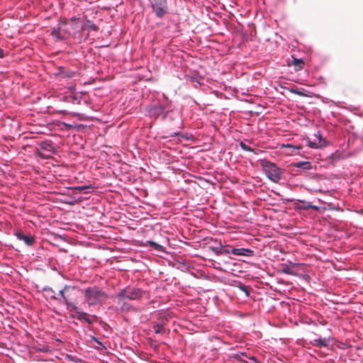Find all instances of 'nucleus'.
Instances as JSON below:
<instances>
[{"instance_id": "1", "label": "nucleus", "mask_w": 363, "mask_h": 363, "mask_svg": "<svg viewBox=\"0 0 363 363\" xmlns=\"http://www.w3.org/2000/svg\"><path fill=\"white\" fill-rule=\"evenodd\" d=\"M80 291L78 288L71 286H65L60 291L59 294L63 299V303L67 305V309L74 311L77 313L75 316L79 320H84L88 324L91 325L96 320L97 317L93 315L91 318L85 312L78 311L77 303L79 296Z\"/></svg>"}, {"instance_id": "2", "label": "nucleus", "mask_w": 363, "mask_h": 363, "mask_svg": "<svg viewBox=\"0 0 363 363\" xmlns=\"http://www.w3.org/2000/svg\"><path fill=\"white\" fill-rule=\"evenodd\" d=\"M85 301L89 306L101 303L107 298L106 294L97 286L89 287L84 291Z\"/></svg>"}, {"instance_id": "3", "label": "nucleus", "mask_w": 363, "mask_h": 363, "mask_svg": "<svg viewBox=\"0 0 363 363\" xmlns=\"http://www.w3.org/2000/svg\"><path fill=\"white\" fill-rule=\"evenodd\" d=\"M261 165L265 174L272 182L277 183L281 179L283 170L276 164L264 160L261 161Z\"/></svg>"}, {"instance_id": "4", "label": "nucleus", "mask_w": 363, "mask_h": 363, "mask_svg": "<svg viewBox=\"0 0 363 363\" xmlns=\"http://www.w3.org/2000/svg\"><path fill=\"white\" fill-rule=\"evenodd\" d=\"M51 35L57 40H65L71 35L68 21L60 22L56 27L52 30Z\"/></svg>"}, {"instance_id": "5", "label": "nucleus", "mask_w": 363, "mask_h": 363, "mask_svg": "<svg viewBox=\"0 0 363 363\" xmlns=\"http://www.w3.org/2000/svg\"><path fill=\"white\" fill-rule=\"evenodd\" d=\"M145 292L138 288H126L117 294L116 298L119 301H123L125 299L138 300Z\"/></svg>"}, {"instance_id": "6", "label": "nucleus", "mask_w": 363, "mask_h": 363, "mask_svg": "<svg viewBox=\"0 0 363 363\" xmlns=\"http://www.w3.org/2000/svg\"><path fill=\"white\" fill-rule=\"evenodd\" d=\"M151 7L156 16L162 18L168 13V6L167 0H152Z\"/></svg>"}, {"instance_id": "7", "label": "nucleus", "mask_w": 363, "mask_h": 363, "mask_svg": "<svg viewBox=\"0 0 363 363\" xmlns=\"http://www.w3.org/2000/svg\"><path fill=\"white\" fill-rule=\"evenodd\" d=\"M56 74L60 76L62 78L69 79L74 77L76 74V72L63 67H60L57 68V72Z\"/></svg>"}, {"instance_id": "8", "label": "nucleus", "mask_w": 363, "mask_h": 363, "mask_svg": "<svg viewBox=\"0 0 363 363\" xmlns=\"http://www.w3.org/2000/svg\"><path fill=\"white\" fill-rule=\"evenodd\" d=\"M231 252L238 256H252L253 255V251L250 249L246 248H233L231 249Z\"/></svg>"}, {"instance_id": "9", "label": "nucleus", "mask_w": 363, "mask_h": 363, "mask_svg": "<svg viewBox=\"0 0 363 363\" xmlns=\"http://www.w3.org/2000/svg\"><path fill=\"white\" fill-rule=\"evenodd\" d=\"M16 235L19 240H23L28 245H32L34 243V238L30 235H25L21 232H17Z\"/></svg>"}, {"instance_id": "10", "label": "nucleus", "mask_w": 363, "mask_h": 363, "mask_svg": "<svg viewBox=\"0 0 363 363\" xmlns=\"http://www.w3.org/2000/svg\"><path fill=\"white\" fill-rule=\"evenodd\" d=\"M298 202L301 203V205L297 206L296 208L301 209V210H308V209H313L315 211H319L320 208L317 206L312 205L310 202H307L305 201H298Z\"/></svg>"}, {"instance_id": "11", "label": "nucleus", "mask_w": 363, "mask_h": 363, "mask_svg": "<svg viewBox=\"0 0 363 363\" xmlns=\"http://www.w3.org/2000/svg\"><path fill=\"white\" fill-rule=\"evenodd\" d=\"M330 342L329 338H318L315 339L311 342V344L313 346L322 347H328Z\"/></svg>"}, {"instance_id": "12", "label": "nucleus", "mask_w": 363, "mask_h": 363, "mask_svg": "<svg viewBox=\"0 0 363 363\" xmlns=\"http://www.w3.org/2000/svg\"><path fill=\"white\" fill-rule=\"evenodd\" d=\"M40 147L41 149L50 152H55V148L49 141H43L40 143Z\"/></svg>"}, {"instance_id": "13", "label": "nucleus", "mask_w": 363, "mask_h": 363, "mask_svg": "<svg viewBox=\"0 0 363 363\" xmlns=\"http://www.w3.org/2000/svg\"><path fill=\"white\" fill-rule=\"evenodd\" d=\"M294 167L298 168H302L305 170H309L312 168L311 164L309 162H298L294 163Z\"/></svg>"}, {"instance_id": "14", "label": "nucleus", "mask_w": 363, "mask_h": 363, "mask_svg": "<svg viewBox=\"0 0 363 363\" xmlns=\"http://www.w3.org/2000/svg\"><path fill=\"white\" fill-rule=\"evenodd\" d=\"M153 329L156 334H164L166 333V329L162 324L155 323L153 325Z\"/></svg>"}, {"instance_id": "15", "label": "nucleus", "mask_w": 363, "mask_h": 363, "mask_svg": "<svg viewBox=\"0 0 363 363\" xmlns=\"http://www.w3.org/2000/svg\"><path fill=\"white\" fill-rule=\"evenodd\" d=\"M293 65L296 67V70H301L304 65V62L301 59L294 58Z\"/></svg>"}, {"instance_id": "16", "label": "nucleus", "mask_w": 363, "mask_h": 363, "mask_svg": "<svg viewBox=\"0 0 363 363\" xmlns=\"http://www.w3.org/2000/svg\"><path fill=\"white\" fill-rule=\"evenodd\" d=\"M79 18H72L69 22V30H76L78 28Z\"/></svg>"}, {"instance_id": "17", "label": "nucleus", "mask_w": 363, "mask_h": 363, "mask_svg": "<svg viewBox=\"0 0 363 363\" xmlns=\"http://www.w3.org/2000/svg\"><path fill=\"white\" fill-rule=\"evenodd\" d=\"M315 136L316 138H318V144L320 145V147H324L326 145V141L323 138L322 135L320 133V132H318V134L317 135H315Z\"/></svg>"}, {"instance_id": "18", "label": "nucleus", "mask_w": 363, "mask_h": 363, "mask_svg": "<svg viewBox=\"0 0 363 363\" xmlns=\"http://www.w3.org/2000/svg\"><path fill=\"white\" fill-rule=\"evenodd\" d=\"M147 243L150 247H152L155 250L158 251H162L163 247L161 245H159L154 241H147Z\"/></svg>"}, {"instance_id": "19", "label": "nucleus", "mask_w": 363, "mask_h": 363, "mask_svg": "<svg viewBox=\"0 0 363 363\" xmlns=\"http://www.w3.org/2000/svg\"><path fill=\"white\" fill-rule=\"evenodd\" d=\"M91 188L92 187L91 186H77L73 187V189L78 192H83L86 189H91Z\"/></svg>"}, {"instance_id": "20", "label": "nucleus", "mask_w": 363, "mask_h": 363, "mask_svg": "<svg viewBox=\"0 0 363 363\" xmlns=\"http://www.w3.org/2000/svg\"><path fill=\"white\" fill-rule=\"evenodd\" d=\"M158 320H160V322L158 323L162 324V326H164L166 324V322L168 321V318L166 315H161L160 314Z\"/></svg>"}, {"instance_id": "21", "label": "nucleus", "mask_w": 363, "mask_h": 363, "mask_svg": "<svg viewBox=\"0 0 363 363\" xmlns=\"http://www.w3.org/2000/svg\"><path fill=\"white\" fill-rule=\"evenodd\" d=\"M308 145L311 148L316 149V148L320 147V145L318 143L312 142V141H310V140L308 141Z\"/></svg>"}, {"instance_id": "22", "label": "nucleus", "mask_w": 363, "mask_h": 363, "mask_svg": "<svg viewBox=\"0 0 363 363\" xmlns=\"http://www.w3.org/2000/svg\"><path fill=\"white\" fill-rule=\"evenodd\" d=\"M240 145L241 147V148L243 150H245V151H252V149L251 147H250L249 146H247L245 143H244L243 142H241L240 143Z\"/></svg>"}, {"instance_id": "23", "label": "nucleus", "mask_w": 363, "mask_h": 363, "mask_svg": "<svg viewBox=\"0 0 363 363\" xmlns=\"http://www.w3.org/2000/svg\"><path fill=\"white\" fill-rule=\"evenodd\" d=\"M88 26L91 29L94 30H98V27L92 22L88 21Z\"/></svg>"}, {"instance_id": "24", "label": "nucleus", "mask_w": 363, "mask_h": 363, "mask_svg": "<svg viewBox=\"0 0 363 363\" xmlns=\"http://www.w3.org/2000/svg\"><path fill=\"white\" fill-rule=\"evenodd\" d=\"M231 252V250H230L229 249H227V248H224V247L223 245H221V254H225V255H228L229 254L230 252Z\"/></svg>"}, {"instance_id": "25", "label": "nucleus", "mask_w": 363, "mask_h": 363, "mask_svg": "<svg viewBox=\"0 0 363 363\" xmlns=\"http://www.w3.org/2000/svg\"><path fill=\"white\" fill-rule=\"evenodd\" d=\"M286 147H289V148H293L294 150H300V149H301V145H287Z\"/></svg>"}, {"instance_id": "26", "label": "nucleus", "mask_w": 363, "mask_h": 363, "mask_svg": "<svg viewBox=\"0 0 363 363\" xmlns=\"http://www.w3.org/2000/svg\"><path fill=\"white\" fill-rule=\"evenodd\" d=\"M213 251L216 254V255H220L221 254V247L220 248H213Z\"/></svg>"}, {"instance_id": "27", "label": "nucleus", "mask_w": 363, "mask_h": 363, "mask_svg": "<svg viewBox=\"0 0 363 363\" xmlns=\"http://www.w3.org/2000/svg\"><path fill=\"white\" fill-rule=\"evenodd\" d=\"M283 272L286 274H291L289 269H283Z\"/></svg>"}, {"instance_id": "28", "label": "nucleus", "mask_w": 363, "mask_h": 363, "mask_svg": "<svg viewBox=\"0 0 363 363\" xmlns=\"http://www.w3.org/2000/svg\"><path fill=\"white\" fill-rule=\"evenodd\" d=\"M4 57V51L3 50L0 49V58Z\"/></svg>"}, {"instance_id": "29", "label": "nucleus", "mask_w": 363, "mask_h": 363, "mask_svg": "<svg viewBox=\"0 0 363 363\" xmlns=\"http://www.w3.org/2000/svg\"><path fill=\"white\" fill-rule=\"evenodd\" d=\"M292 92L296 93V94H298V95H301V96H302V95H303V94H302L301 92H300V91H292Z\"/></svg>"}]
</instances>
